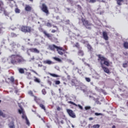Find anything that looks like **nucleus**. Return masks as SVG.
I'll list each match as a JSON object with an SVG mask.
<instances>
[{
  "label": "nucleus",
  "mask_w": 128,
  "mask_h": 128,
  "mask_svg": "<svg viewBox=\"0 0 128 128\" xmlns=\"http://www.w3.org/2000/svg\"><path fill=\"white\" fill-rule=\"evenodd\" d=\"M85 110H90V106H85Z\"/></svg>",
  "instance_id": "58836bf2"
},
{
  "label": "nucleus",
  "mask_w": 128,
  "mask_h": 128,
  "mask_svg": "<svg viewBox=\"0 0 128 128\" xmlns=\"http://www.w3.org/2000/svg\"><path fill=\"white\" fill-rule=\"evenodd\" d=\"M8 0V2H14V0Z\"/></svg>",
  "instance_id": "6e6d98bb"
},
{
  "label": "nucleus",
  "mask_w": 128,
  "mask_h": 128,
  "mask_svg": "<svg viewBox=\"0 0 128 128\" xmlns=\"http://www.w3.org/2000/svg\"><path fill=\"white\" fill-rule=\"evenodd\" d=\"M15 12H16V14H20V9H18V8H16L15 9Z\"/></svg>",
  "instance_id": "cd10ccee"
},
{
  "label": "nucleus",
  "mask_w": 128,
  "mask_h": 128,
  "mask_svg": "<svg viewBox=\"0 0 128 128\" xmlns=\"http://www.w3.org/2000/svg\"><path fill=\"white\" fill-rule=\"evenodd\" d=\"M29 50L32 52H35V54H40V50L36 49V48H31L29 49Z\"/></svg>",
  "instance_id": "9d476101"
},
{
  "label": "nucleus",
  "mask_w": 128,
  "mask_h": 128,
  "mask_svg": "<svg viewBox=\"0 0 128 128\" xmlns=\"http://www.w3.org/2000/svg\"><path fill=\"white\" fill-rule=\"evenodd\" d=\"M48 74H50V76H53V78H60V76L56 74L48 73Z\"/></svg>",
  "instance_id": "dca6fc26"
},
{
  "label": "nucleus",
  "mask_w": 128,
  "mask_h": 128,
  "mask_svg": "<svg viewBox=\"0 0 128 128\" xmlns=\"http://www.w3.org/2000/svg\"><path fill=\"white\" fill-rule=\"evenodd\" d=\"M94 120V118H89V120Z\"/></svg>",
  "instance_id": "864d4df0"
},
{
  "label": "nucleus",
  "mask_w": 128,
  "mask_h": 128,
  "mask_svg": "<svg viewBox=\"0 0 128 128\" xmlns=\"http://www.w3.org/2000/svg\"><path fill=\"white\" fill-rule=\"evenodd\" d=\"M31 71L32 72L36 74H38V72H36L34 71V70H32Z\"/></svg>",
  "instance_id": "8fccbe9b"
},
{
  "label": "nucleus",
  "mask_w": 128,
  "mask_h": 128,
  "mask_svg": "<svg viewBox=\"0 0 128 128\" xmlns=\"http://www.w3.org/2000/svg\"><path fill=\"white\" fill-rule=\"evenodd\" d=\"M84 51L82 50H79L78 51V55L80 56H84Z\"/></svg>",
  "instance_id": "4468645a"
},
{
  "label": "nucleus",
  "mask_w": 128,
  "mask_h": 128,
  "mask_svg": "<svg viewBox=\"0 0 128 128\" xmlns=\"http://www.w3.org/2000/svg\"><path fill=\"white\" fill-rule=\"evenodd\" d=\"M2 102V100H0V104Z\"/></svg>",
  "instance_id": "bf43d9fd"
},
{
  "label": "nucleus",
  "mask_w": 128,
  "mask_h": 128,
  "mask_svg": "<svg viewBox=\"0 0 128 128\" xmlns=\"http://www.w3.org/2000/svg\"><path fill=\"white\" fill-rule=\"evenodd\" d=\"M85 80H86V82H90V78H86Z\"/></svg>",
  "instance_id": "2f4dec72"
},
{
  "label": "nucleus",
  "mask_w": 128,
  "mask_h": 128,
  "mask_svg": "<svg viewBox=\"0 0 128 128\" xmlns=\"http://www.w3.org/2000/svg\"><path fill=\"white\" fill-rule=\"evenodd\" d=\"M72 84H74V82H72Z\"/></svg>",
  "instance_id": "e2e57ef3"
},
{
  "label": "nucleus",
  "mask_w": 128,
  "mask_h": 128,
  "mask_svg": "<svg viewBox=\"0 0 128 128\" xmlns=\"http://www.w3.org/2000/svg\"><path fill=\"white\" fill-rule=\"evenodd\" d=\"M0 116H2L3 118H6V114H4V112L0 110Z\"/></svg>",
  "instance_id": "5701e85b"
},
{
  "label": "nucleus",
  "mask_w": 128,
  "mask_h": 128,
  "mask_svg": "<svg viewBox=\"0 0 128 128\" xmlns=\"http://www.w3.org/2000/svg\"><path fill=\"white\" fill-rule=\"evenodd\" d=\"M66 112L68 114H69L71 118H76V114L74 112V111H72V110L70 109H67Z\"/></svg>",
  "instance_id": "0eeeda50"
},
{
  "label": "nucleus",
  "mask_w": 128,
  "mask_h": 128,
  "mask_svg": "<svg viewBox=\"0 0 128 128\" xmlns=\"http://www.w3.org/2000/svg\"><path fill=\"white\" fill-rule=\"evenodd\" d=\"M12 64H24L26 62L22 56L20 54H12L9 56Z\"/></svg>",
  "instance_id": "f03ea898"
},
{
  "label": "nucleus",
  "mask_w": 128,
  "mask_h": 128,
  "mask_svg": "<svg viewBox=\"0 0 128 128\" xmlns=\"http://www.w3.org/2000/svg\"><path fill=\"white\" fill-rule=\"evenodd\" d=\"M94 114H95V116H102V114L98 113V112H96Z\"/></svg>",
  "instance_id": "37998d69"
},
{
  "label": "nucleus",
  "mask_w": 128,
  "mask_h": 128,
  "mask_svg": "<svg viewBox=\"0 0 128 128\" xmlns=\"http://www.w3.org/2000/svg\"><path fill=\"white\" fill-rule=\"evenodd\" d=\"M4 2L2 0H0V8H2V6H4Z\"/></svg>",
  "instance_id": "4c0bfd02"
},
{
  "label": "nucleus",
  "mask_w": 128,
  "mask_h": 128,
  "mask_svg": "<svg viewBox=\"0 0 128 128\" xmlns=\"http://www.w3.org/2000/svg\"><path fill=\"white\" fill-rule=\"evenodd\" d=\"M124 47L125 48H128V42H124Z\"/></svg>",
  "instance_id": "412c9836"
},
{
  "label": "nucleus",
  "mask_w": 128,
  "mask_h": 128,
  "mask_svg": "<svg viewBox=\"0 0 128 128\" xmlns=\"http://www.w3.org/2000/svg\"><path fill=\"white\" fill-rule=\"evenodd\" d=\"M122 66L124 68H128V63H124L122 64Z\"/></svg>",
  "instance_id": "c9c22d12"
},
{
  "label": "nucleus",
  "mask_w": 128,
  "mask_h": 128,
  "mask_svg": "<svg viewBox=\"0 0 128 128\" xmlns=\"http://www.w3.org/2000/svg\"><path fill=\"white\" fill-rule=\"evenodd\" d=\"M30 0V2H34V0Z\"/></svg>",
  "instance_id": "13d9d810"
},
{
  "label": "nucleus",
  "mask_w": 128,
  "mask_h": 128,
  "mask_svg": "<svg viewBox=\"0 0 128 128\" xmlns=\"http://www.w3.org/2000/svg\"><path fill=\"white\" fill-rule=\"evenodd\" d=\"M22 118H23V120H26L28 119V117H26V114H24L23 113L22 115Z\"/></svg>",
  "instance_id": "a878e982"
},
{
  "label": "nucleus",
  "mask_w": 128,
  "mask_h": 128,
  "mask_svg": "<svg viewBox=\"0 0 128 128\" xmlns=\"http://www.w3.org/2000/svg\"><path fill=\"white\" fill-rule=\"evenodd\" d=\"M39 106H40V108H42V110H46V107L44 106V104H40Z\"/></svg>",
  "instance_id": "4be33fe9"
},
{
  "label": "nucleus",
  "mask_w": 128,
  "mask_h": 128,
  "mask_svg": "<svg viewBox=\"0 0 128 128\" xmlns=\"http://www.w3.org/2000/svg\"><path fill=\"white\" fill-rule=\"evenodd\" d=\"M68 104H73V106H78V108L80 109V110H82V106L78 104L77 105L76 104V103L72 102V101H69L68 102Z\"/></svg>",
  "instance_id": "ddd939ff"
},
{
  "label": "nucleus",
  "mask_w": 128,
  "mask_h": 128,
  "mask_svg": "<svg viewBox=\"0 0 128 128\" xmlns=\"http://www.w3.org/2000/svg\"><path fill=\"white\" fill-rule=\"evenodd\" d=\"M64 56H66V54H65V55H64Z\"/></svg>",
  "instance_id": "680f3d73"
},
{
  "label": "nucleus",
  "mask_w": 128,
  "mask_h": 128,
  "mask_svg": "<svg viewBox=\"0 0 128 128\" xmlns=\"http://www.w3.org/2000/svg\"><path fill=\"white\" fill-rule=\"evenodd\" d=\"M60 110H61L60 107L58 106V107L56 108V110H57L60 111Z\"/></svg>",
  "instance_id": "09e8293b"
},
{
  "label": "nucleus",
  "mask_w": 128,
  "mask_h": 128,
  "mask_svg": "<svg viewBox=\"0 0 128 128\" xmlns=\"http://www.w3.org/2000/svg\"><path fill=\"white\" fill-rule=\"evenodd\" d=\"M38 24H40V22H38Z\"/></svg>",
  "instance_id": "0e129e2a"
},
{
  "label": "nucleus",
  "mask_w": 128,
  "mask_h": 128,
  "mask_svg": "<svg viewBox=\"0 0 128 128\" xmlns=\"http://www.w3.org/2000/svg\"><path fill=\"white\" fill-rule=\"evenodd\" d=\"M38 30L40 32H42L44 34L45 36H46L48 38H49V40H52V34H50L46 32V31H44V28L42 27H40L38 28Z\"/></svg>",
  "instance_id": "39448f33"
},
{
  "label": "nucleus",
  "mask_w": 128,
  "mask_h": 128,
  "mask_svg": "<svg viewBox=\"0 0 128 128\" xmlns=\"http://www.w3.org/2000/svg\"><path fill=\"white\" fill-rule=\"evenodd\" d=\"M26 124L28 126H30V121L28 120V118H27V119H26Z\"/></svg>",
  "instance_id": "ea45409f"
},
{
  "label": "nucleus",
  "mask_w": 128,
  "mask_h": 128,
  "mask_svg": "<svg viewBox=\"0 0 128 128\" xmlns=\"http://www.w3.org/2000/svg\"><path fill=\"white\" fill-rule=\"evenodd\" d=\"M8 80L11 82L12 84H14V78L12 76L10 78H8Z\"/></svg>",
  "instance_id": "2eb2a0df"
},
{
  "label": "nucleus",
  "mask_w": 128,
  "mask_h": 128,
  "mask_svg": "<svg viewBox=\"0 0 128 128\" xmlns=\"http://www.w3.org/2000/svg\"><path fill=\"white\" fill-rule=\"evenodd\" d=\"M34 60V57H33L31 58V60Z\"/></svg>",
  "instance_id": "5fc2aeb1"
},
{
  "label": "nucleus",
  "mask_w": 128,
  "mask_h": 128,
  "mask_svg": "<svg viewBox=\"0 0 128 128\" xmlns=\"http://www.w3.org/2000/svg\"><path fill=\"white\" fill-rule=\"evenodd\" d=\"M34 100H35L36 102H38V97H36V96H34Z\"/></svg>",
  "instance_id": "a19ab883"
},
{
  "label": "nucleus",
  "mask_w": 128,
  "mask_h": 128,
  "mask_svg": "<svg viewBox=\"0 0 128 128\" xmlns=\"http://www.w3.org/2000/svg\"><path fill=\"white\" fill-rule=\"evenodd\" d=\"M48 84H50V86H52V82L51 81L48 80Z\"/></svg>",
  "instance_id": "3c124183"
},
{
  "label": "nucleus",
  "mask_w": 128,
  "mask_h": 128,
  "mask_svg": "<svg viewBox=\"0 0 128 128\" xmlns=\"http://www.w3.org/2000/svg\"><path fill=\"white\" fill-rule=\"evenodd\" d=\"M65 22H66V24H70V20H67Z\"/></svg>",
  "instance_id": "de8ad7c7"
},
{
  "label": "nucleus",
  "mask_w": 128,
  "mask_h": 128,
  "mask_svg": "<svg viewBox=\"0 0 128 128\" xmlns=\"http://www.w3.org/2000/svg\"><path fill=\"white\" fill-rule=\"evenodd\" d=\"M18 70L20 74H24V69L22 68H20Z\"/></svg>",
  "instance_id": "6ab92c4d"
},
{
  "label": "nucleus",
  "mask_w": 128,
  "mask_h": 128,
  "mask_svg": "<svg viewBox=\"0 0 128 128\" xmlns=\"http://www.w3.org/2000/svg\"><path fill=\"white\" fill-rule=\"evenodd\" d=\"M118 6H122V2H124V0H116Z\"/></svg>",
  "instance_id": "aec40b11"
},
{
  "label": "nucleus",
  "mask_w": 128,
  "mask_h": 128,
  "mask_svg": "<svg viewBox=\"0 0 128 128\" xmlns=\"http://www.w3.org/2000/svg\"><path fill=\"white\" fill-rule=\"evenodd\" d=\"M56 30H52L51 31V32H52V34H54V32H56Z\"/></svg>",
  "instance_id": "a18cd8bd"
},
{
  "label": "nucleus",
  "mask_w": 128,
  "mask_h": 128,
  "mask_svg": "<svg viewBox=\"0 0 128 128\" xmlns=\"http://www.w3.org/2000/svg\"><path fill=\"white\" fill-rule=\"evenodd\" d=\"M124 56H128V52H124Z\"/></svg>",
  "instance_id": "603ef678"
},
{
  "label": "nucleus",
  "mask_w": 128,
  "mask_h": 128,
  "mask_svg": "<svg viewBox=\"0 0 128 128\" xmlns=\"http://www.w3.org/2000/svg\"><path fill=\"white\" fill-rule=\"evenodd\" d=\"M34 82H38V84H40V79L36 78L34 80Z\"/></svg>",
  "instance_id": "bb28decb"
},
{
  "label": "nucleus",
  "mask_w": 128,
  "mask_h": 128,
  "mask_svg": "<svg viewBox=\"0 0 128 128\" xmlns=\"http://www.w3.org/2000/svg\"><path fill=\"white\" fill-rule=\"evenodd\" d=\"M41 10L44 12L46 16H48L50 14V12L48 11V6L45 4H42V6L40 8Z\"/></svg>",
  "instance_id": "423d86ee"
},
{
  "label": "nucleus",
  "mask_w": 128,
  "mask_h": 128,
  "mask_svg": "<svg viewBox=\"0 0 128 128\" xmlns=\"http://www.w3.org/2000/svg\"><path fill=\"white\" fill-rule=\"evenodd\" d=\"M112 128H116V126H112Z\"/></svg>",
  "instance_id": "4d7b16f0"
},
{
  "label": "nucleus",
  "mask_w": 128,
  "mask_h": 128,
  "mask_svg": "<svg viewBox=\"0 0 128 128\" xmlns=\"http://www.w3.org/2000/svg\"><path fill=\"white\" fill-rule=\"evenodd\" d=\"M32 8L30 6V5H28V4L26 5L25 10L26 12H32Z\"/></svg>",
  "instance_id": "f8f14e48"
},
{
  "label": "nucleus",
  "mask_w": 128,
  "mask_h": 128,
  "mask_svg": "<svg viewBox=\"0 0 128 128\" xmlns=\"http://www.w3.org/2000/svg\"><path fill=\"white\" fill-rule=\"evenodd\" d=\"M46 26H49L50 28H51L52 26V23L50 22H48L46 24Z\"/></svg>",
  "instance_id": "c756f323"
},
{
  "label": "nucleus",
  "mask_w": 128,
  "mask_h": 128,
  "mask_svg": "<svg viewBox=\"0 0 128 128\" xmlns=\"http://www.w3.org/2000/svg\"><path fill=\"white\" fill-rule=\"evenodd\" d=\"M96 2V0H90L89 2L94 4V2Z\"/></svg>",
  "instance_id": "79ce46f5"
},
{
  "label": "nucleus",
  "mask_w": 128,
  "mask_h": 128,
  "mask_svg": "<svg viewBox=\"0 0 128 128\" xmlns=\"http://www.w3.org/2000/svg\"><path fill=\"white\" fill-rule=\"evenodd\" d=\"M21 32H32V27L30 26H22L20 28Z\"/></svg>",
  "instance_id": "20e7f679"
},
{
  "label": "nucleus",
  "mask_w": 128,
  "mask_h": 128,
  "mask_svg": "<svg viewBox=\"0 0 128 128\" xmlns=\"http://www.w3.org/2000/svg\"><path fill=\"white\" fill-rule=\"evenodd\" d=\"M93 128H100V124H94L92 126Z\"/></svg>",
  "instance_id": "c85d7f7f"
},
{
  "label": "nucleus",
  "mask_w": 128,
  "mask_h": 128,
  "mask_svg": "<svg viewBox=\"0 0 128 128\" xmlns=\"http://www.w3.org/2000/svg\"><path fill=\"white\" fill-rule=\"evenodd\" d=\"M81 20L83 24V26H84L86 28H88V30H92V23H90L88 20L84 18H82Z\"/></svg>",
  "instance_id": "7ed1b4c3"
},
{
  "label": "nucleus",
  "mask_w": 128,
  "mask_h": 128,
  "mask_svg": "<svg viewBox=\"0 0 128 128\" xmlns=\"http://www.w3.org/2000/svg\"><path fill=\"white\" fill-rule=\"evenodd\" d=\"M56 50L58 54L60 56H62V54H64V52H64L66 54H68V52H66V50L62 47L58 46V48H57Z\"/></svg>",
  "instance_id": "6e6552de"
},
{
  "label": "nucleus",
  "mask_w": 128,
  "mask_h": 128,
  "mask_svg": "<svg viewBox=\"0 0 128 128\" xmlns=\"http://www.w3.org/2000/svg\"><path fill=\"white\" fill-rule=\"evenodd\" d=\"M12 125L9 126L10 128H16V127H14V122H12Z\"/></svg>",
  "instance_id": "7c9ffc66"
},
{
  "label": "nucleus",
  "mask_w": 128,
  "mask_h": 128,
  "mask_svg": "<svg viewBox=\"0 0 128 128\" xmlns=\"http://www.w3.org/2000/svg\"><path fill=\"white\" fill-rule=\"evenodd\" d=\"M44 64H52V62L50 60H46L44 61Z\"/></svg>",
  "instance_id": "a211bd4d"
},
{
  "label": "nucleus",
  "mask_w": 128,
  "mask_h": 128,
  "mask_svg": "<svg viewBox=\"0 0 128 128\" xmlns=\"http://www.w3.org/2000/svg\"><path fill=\"white\" fill-rule=\"evenodd\" d=\"M102 36L105 40H108V33L106 32H102Z\"/></svg>",
  "instance_id": "1a4fd4ad"
},
{
  "label": "nucleus",
  "mask_w": 128,
  "mask_h": 128,
  "mask_svg": "<svg viewBox=\"0 0 128 128\" xmlns=\"http://www.w3.org/2000/svg\"><path fill=\"white\" fill-rule=\"evenodd\" d=\"M55 84H60V80H55L54 81Z\"/></svg>",
  "instance_id": "473e14b6"
},
{
  "label": "nucleus",
  "mask_w": 128,
  "mask_h": 128,
  "mask_svg": "<svg viewBox=\"0 0 128 128\" xmlns=\"http://www.w3.org/2000/svg\"><path fill=\"white\" fill-rule=\"evenodd\" d=\"M48 47H49V48L51 50H56H56H58V46L54 44L50 45Z\"/></svg>",
  "instance_id": "9b49d317"
},
{
  "label": "nucleus",
  "mask_w": 128,
  "mask_h": 128,
  "mask_svg": "<svg viewBox=\"0 0 128 128\" xmlns=\"http://www.w3.org/2000/svg\"><path fill=\"white\" fill-rule=\"evenodd\" d=\"M98 60L100 62V64L104 72L106 74H110V69L104 66H104H110V61L108 60V58H106V57L102 56V55L100 54H98Z\"/></svg>",
  "instance_id": "f257e3e1"
},
{
  "label": "nucleus",
  "mask_w": 128,
  "mask_h": 128,
  "mask_svg": "<svg viewBox=\"0 0 128 128\" xmlns=\"http://www.w3.org/2000/svg\"><path fill=\"white\" fill-rule=\"evenodd\" d=\"M42 94H46V89H42Z\"/></svg>",
  "instance_id": "72a5a7b5"
},
{
  "label": "nucleus",
  "mask_w": 128,
  "mask_h": 128,
  "mask_svg": "<svg viewBox=\"0 0 128 128\" xmlns=\"http://www.w3.org/2000/svg\"><path fill=\"white\" fill-rule=\"evenodd\" d=\"M53 58L54 60H56L57 62H62V60H60V58H58L54 57Z\"/></svg>",
  "instance_id": "393cba45"
},
{
  "label": "nucleus",
  "mask_w": 128,
  "mask_h": 128,
  "mask_svg": "<svg viewBox=\"0 0 128 128\" xmlns=\"http://www.w3.org/2000/svg\"><path fill=\"white\" fill-rule=\"evenodd\" d=\"M87 48L90 50V52H92V46L90 44H88L87 45Z\"/></svg>",
  "instance_id": "f3484780"
},
{
  "label": "nucleus",
  "mask_w": 128,
  "mask_h": 128,
  "mask_svg": "<svg viewBox=\"0 0 128 128\" xmlns=\"http://www.w3.org/2000/svg\"><path fill=\"white\" fill-rule=\"evenodd\" d=\"M2 28H2V26L0 24V34L2 33Z\"/></svg>",
  "instance_id": "c03bdc74"
},
{
  "label": "nucleus",
  "mask_w": 128,
  "mask_h": 128,
  "mask_svg": "<svg viewBox=\"0 0 128 128\" xmlns=\"http://www.w3.org/2000/svg\"><path fill=\"white\" fill-rule=\"evenodd\" d=\"M74 46H75L76 48H77L80 49V44L78 42H76V44Z\"/></svg>",
  "instance_id": "b1692460"
},
{
  "label": "nucleus",
  "mask_w": 128,
  "mask_h": 128,
  "mask_svg": "<svg viewBox=\"0 0 128 128\" xmlns=\"http://www.w3.org/2000/svg\"><path fill=\"white\" fill-rule=\"evenodd\" d=\"M11 36L12 38H16V35L14 33H11Z\"/></svg>",
  "instance_id": "f704fd0d"
},
{
  "label": "nucleus",
  "mask_w": 128,
  "mask_h": 128,
  "mask_svg": "<svg viewBox=\"0 0 128 128\" xmlns=\"http://www.w3.org/2000/svg\"><path fill=\"white\" fill-rule=\"evenodd\" d=\"M18 112L19 114H24V110H22V108H21V110H18Z\"/></svg>",
  "instance_id": "e433bc0d"
},
{
  "label": "nucleus",
  "mask_w": 128,
  "mask_h": 128,
  "mask_svg": "<svg viewBox=\"0 0 128 128\" xmlns=\"http://www.w3.org/2000/svg\"><path fill=\"white\" fill-rule=\"evenodd\" d=\"M28 41L30 40V39H28Z\"/></svg>",
  "instance_id": "052dcab7"
},
{
  "label": "nucleus",
  "mask_w": 128,
  "mask_h": 128,
  "mask_svg": "<svg viewBox=\"0 0 128 128\" xmlns=\"http://www.w3.org/2000/svg\"><path fill=\"white\" fill-rule=\"evenodd\" d=\"M77 7L78 8L79 10H82V6H80V5H77Z\"/></svg>",
  "instance_id": "49530a36"
}]
</instances>
